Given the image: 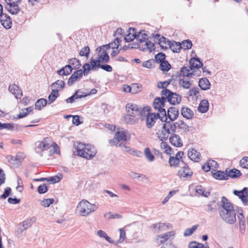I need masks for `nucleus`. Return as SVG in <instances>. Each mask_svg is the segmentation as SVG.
Segmentation results:
<instances>
[{
  "label": "nucleus",
  "instance_id": "f257e3e1",
  "mask_svg": "<svg viewBox=\"0 0 248 248\" xmlns=\"http://www.w3.org/2000/svg\"><path fill=\"white\" fill-rule=\"evenodd\" d=\"M218 213L222 219L229 224H233L236 221V214L233 207L228 200L222 197L221 207Z\"/></svg>",
  "mask_w": 248,
  "mask_h": 248
},
{
  "label": "nucleus",
  "instance_id": "f03ea898",
  "mask_svg": "<svg viewBox=\"0 0 248 248\" xmlns=\"http://www.w3.org/2000/svg\"><path fill=\"white\" fill-rule=\"evenodd\" d=\"M74 147L78 155L87 159L93 158L97 153L95 148L91 144H84L78 142L75 144Z\"/></svg>",
  "mask_w": 248,
  "mask_h": 248
},
{
  "label": "nucleus",
  "instance_id": "7ed1b4c3",
  "mask_svg": "<svg viewBox=\"0 0 248 248\" xmlns=\"http://www.w3.org/2000/svg\"><path fill=\"white\" fill-rule=\"evenodd\" d=\"M97 208L95 204H91L86 200H82L78 204L77 211L80 216L85 217L94 212Z\"/></svg>",
  "mask_w": 248,
  "mask_h": 248
},
{
  "label": "nucleus",
  "instance_id": "20e7f679",
  "mask_svg": "<svg viewBox=\"0 0 248 248\" xmlns=\"http://www.w3.org/2000/svg\"><path fill=\"white\" fill-rule=\"evenodd\" d=\"M130 139V134L127 131L122 130L116 133L114 138L109 140L111 145L122 146L124 142Z\"/></svg>",
  "mask_w": 248,
  "mask_h": 248
},
{
  "label": "nucleus",
  "instance_id": "39448f33",
  "mask_svg": "<svg viewBox=\"0 0 248 248\" xmlns=\"http://www.w3.org/2000/svg\"><path fill=\"white\" fill-rule=\"evenodd\" d=\"M166 103V101H165L164 98H162V95H161V98H155L153 102L154 108L158 111L156 114L161 116V121L167 120L166 109L164 108Z\"/></svg>",
  "mask_w": 248,
  "mask_h": 248
},
{
  "label": "nucleus",
  "instance_id": "423d86ee",
  "mask_svg": "<svg viewBox=\"0 0 248 248\" xmlns=\"http://www.w3.org/2000/svg\"><path fill=\"white\" fill-rule=\"evenodd\" d=\"M82 68L83 70L82 69L77 70L72 75L67 82L68 85L71 86L78 79H80L82 78L83 74L85 76H87L90 73L91 71V67L89 63H85L83 65Z\"/></svg>",
  "mask_w": 248,
  "mask_h": 248
},
{
  "label": "nucleus",
  "instance_id": "0eeeda50",
  "mask_svg": "<svg viewBox=\"0 0 248 248\" xmlns=\"http://www.w3.org/2000/svg\"><path fill=\"white\" fill-rule=\"evenodd\" d=\"M162 98L165 99V101L168 102L170 104L176 105L180 103L181 97L176 93H172L170 90L165 89L161 91Z\"/></svg>",
  "mask_w": 248,
  "mask_h": 248
},
{
  "label": "nucleus",
  "instance_id": "6e6552de",
  "mask_svg": "<svg viewBox=\"0 0 248 248\" xmlns=\"http://www.w3.org/2000/svg\"><path fill=\"white\" fill-rule=\"evenodd\" d=\"M37 148L42 151L47 150L50 147H52L54 149V153H57L58 146L55 142H51L48 138H45L43 140L38 141L36 143Z\"/></svg>",
  "mask_w": 248,
  "mask_h": 248
},
{
  "label": "nucleus",
  "instance_id": "1a4fd4ad",
  "mask_svg": "<svg viewBox=\"0 0 248 248\" xmlns=\"http://www.w3.org/2000/svg\"><path fill=\"white\" fill-rule=\"evenodd\" d=\"M7 4L6 9L12 15H17L20 11L18 4L20 3L21 0H4Z\"/></svg>",
  "mask_w": 248,
  "mask_h": 248
},
{
  "label": "nucleus",
  "instance_id": "9d476101",
  "mask_svg": "<svg viewBox=\"0 0 248 248\" xmlns=\"http://www.w3.org/2000/svg\"><path fill=\"white\" fill-rule=\"evenodd\" d=\"M158 119L161 120V116L155 113L148 112L146 115V125L148 128H151Z\"/></svg>",
  "mask_w": 248,
  "mask_h": 248
},
{
  "label": "nucleus",
  "instance_id": "9b49d317",
  "mask_svg": "<svg viewBox=\"0 0 248 248\" xmlns=\"http://www.w3.org/2000/svg\"><path fill=\"white\" fill-rule=\"evenodd\" d=\"M153 35L155 39L158 40V44L162 49H167L170 47L172 41L163 36L160 37V35L159 34H153Z\"/></svg>",
  "mask_w": 248,
  "mask_h": 248
},
{
  "label": "nucleus",
  "instance_id": "f8f14e48",
  "mask_svg": "<svg viewBox=\"0 0 248 248\" xmlns=\"http://www.w3.org/2000/svg\"><path fill=\"white\" fill-rule=\"evenodd\" d=\"M127 113L138 116L141 111V108L139 107L136 104L128 103L126 105Z\"/></svg>",
  "mask_w": 248,
  "mask_h": 248
},
{
  "label": "nucleus",
  "instance_id": "ddd939ff",
  "mask_svg": "<svg viewBox=\"0 0 248 248\" xmlns=\"http://www.w3.org/2000/svg\"><path fill=\"white\" fill-rule=\"evenodd\" d=\"M106 46H102L99 47V52L98 54V62H107L109 61V56L107 54L105 48Z\"/></svg>",
  "mask_w": 248,
  "mask_h": 248
},
{
  "label": "nucleus",
  "instance_id": "4468645a",
  "mask_svg": "<svg viewBox=\"0 0 248 248\" xmlns=\"http://www.w3.org/2000/svg\"><path fill=\"white\" fill-rule=\"evenodd\" d=\"M192 175L191 170L186 164H184V166L178 172V175L180 178L191 177Z\"/></svg>",
  "mask_w": 248,
  "mask_h": 248
},
{
  "label": "nucleus",
  "instance_id": "2eb2a0df",
  "mask_svg": "<svg viewBox=\"0 0 248 248\" xmlns=\"http://www.w3.org/2000/svg\"><path fill=\"white\" fill-rule=\"evenodd\" d=\"M175 235L174 231H170L163 234L158 235L157 236L156 240L157 243L162 244L166 242L170 238H173Z\"/></svg>",
  "mask_w": 248,
  "mask_h": 248
},
{
  "label": "nucleus",
  "instance_id": "dca6fc26",
  "mask_svg": "<svg viewBox=\"0 0 248 248\" xmlns=\"http://www.w3.org/2000/svg\"><path fill=\"white\" fill-rule=\"evenodd\" d=\"M9 91L17 99L20 98L23 95L22 90L20 89L19 86L16 84L10 85L9 86Z\"/></svg>",
  "mask_w": 248,
  "mask_h": 248
},
{
  "label": "nucleus",
  "instance_id": "f3484780",
  "mask_svg": "<svg viewBox=\"0 0 248 248\" xmlns=\"http://www.w3.org/2000/svg\"><path fill=\"white\" fill-rule=\"evenodd\" d=\"M179 115V111L178 109L175 107L170 108L166 113L167 120L168 118L170 119V121H174L177 119Z\"/></svg>",
  "mask_w": 248,
  "mask_h": 248
},
{
  "label": "nucleus",
  "instance_id": "a211bd4d",
  "mask_svg": "<svg viewBox=\"0 0 248 248\" xmlns=\"http://www.w3.org/2000/svg\"><path fill=\"white\" fill-rule=\"evenodd\" d=\"M169 140L171 145L176 147H181L183 146L182 140L180 136L175 134H172L169 138Z\"/></svg>",
  "mask_w": 248,
  "mask_h": 248
},
{
  "label": "nucleus",
  "instance_id": "6ab92c4d",
  "mask_svg": "<svg viewBox=\"0 0 248 248\" xmlns=\"http://www.w3.org/2000/svg\"><path fill=\"white\" fill-rule=\"evenodd\" d=\"M233 193L235 195L238 196L241 199L244 204H245L248 198V188L245 187L240 191L234 190Z\"/></svg>",
  "mask_w": 248,
  "mask_h": 248
},
{
  "label": "nucleus",
  "instance_id": "aec40b11",
  "mask_svg": "<svg viewBox=\"0 0 248 248\" xmlns=\"http://www.w3.org/2000/svg\"><path fill=\"white\" fill-rule=\"evenodd\" d=\"M175 126L176 129L177 128L179 132L186 133L189 130V127L182 120L175 122Z\"/></svg>",
  "mask_w": 248,
  "mask_h": 248
},
{
  "label": "nucleus",
  "instance_id": "412c9836",
  "mask_svg": "<svg viewBox=\"0 0 248 248\" xmlns=\"http://www.w3.org/2000/svg\"><path fill=\"white\" fill-rule=\"evenodd\" d=\"M151 227L155 233H158L161 231H166L168 229V225L165 223L159 222L154 224Z\"/></svg>",
  "mask_w": 248,
  "mask_h": 248
},
{
  "label": "nucleus",
  "instance_id": "4be33fe9",
  "mask_svg": "<svg viewBox=\"0 0 248 248\" xmlns=\"http://www.w3.org/2000/svg\"><path fill=\"white\" fill-rule=\"evenodd\" d=\"M163 122H165L162 126L163 129L168 132H170V133L175 132V123H173V121H168L167 120L163 121Z\"/></svg>",
  "mask_w": 248,
  "mask_h": 248
},
{
  "label": "nucleus",
  "instance_id": "5701e85b",
  "mask_svg": "<svg viewBox=\"0 0 248 248\" xmlns=\"http://www.w3.org/2000/svg\"><path fill=\"white\" fill-rule=\"evenodd\" d=\"M0 23L6 29H10L11 27L12 21L10 17L6 14H3L1 16Z\"/></svg>",
  "mask_w": 248,
  "mask_h": 248
},
{
  "label": "nucleus",
  "instance_id": "b1692460",
  "mask_svg": "<svg viewBox=\"0 0 248 248\" xmlns=\"http://www.w3.org/2000/svg\"><path fill=\"white\" fill-rule=\"evenodd\" d=\"M127 32L128 34L124 37V40L126 42H131L135 38H137V34L135 28H129Z\"/></svg>",
  "mask_w": 248,
  "mask_h": 248
},
{
  "label": "nucleus",
  "instance_id": "393cba45",
  "mask_svg": "<svg viewBox=\"0 0 248 248\" xmlns=\"http://www.w3.org/2000/svg\"><path fill=\"white\" fill-rule=\"evenodd\" d=\"M188 156L191 160L195 162H199L200 157V154L197 150L191 149L188 152Z\"/></svg>",
  "mask_w": 248,
  "mask_h": 248
},
{
  "label": "nucleus",
  "instance_id": "a878e982",
  "mask_svg": "<svg viewBox=\"0 0 248 248\" xmlns=\"http://www.w3.org/2000/svg\"><path fill=\"white\" fill-rule=\"evenodd\" d=\"M226 175L227 176V180L229 177L232 178H236L239 177L241 175V173L240 170L236 169H227L226 170Z\"/></svg>",
  "mask_w": 248,
  "mask_h": 248
},
{
  "label": "nucleus",
  "instance_id": "bb28decb",
  "mask_svg": "<svg viewBox=\"0 0 248 248\" xmlns=\"http://www.w3.org/2000/svg\"><path fill=\"white\" fill-rule=\"evenodd\" d=\"M181 112V115L186 119H191L194 116L193 111L187 107L182 108Z\"/></svg>",
  "mask_w": 248,
  "mask_h": 248
},
{
  "label": "nucleus",
  "instance_id": "cd10ccee",
  "mask_svg": "<svg viewBox=\"0 0 248 248\" xmlns=\"http://www.w3.org/2000/svg\"><path fill=\"white\" fill-rule=\"evenodd\" d=\"M124 120L128 124H133L138 122V118L137 116L127 113L124 117Z\"/></svg>",
  "mask_w": 248,
  "mask_h": 248
},
{
  "label": "nucleus",
  "instance_id": "c85d7f7f",
  "mask_svg": "<svg viewBox=\"0 0 248 248\" xmlns=\"http://www.w3.org/2000/svg\"><path fill=\"white\" fill-rule=\"evenodd\" d=\"M212 173L213 177L218 180H227V176L225 171L221 170L216 171V170H212Z\"/></svg>",
  "mask_w": 248,
  "mask_h": 248
},
{
  "label": "nucleus",
  "instance_id": "c756f323",
  "mask_svg": "<svg viewBox=\"0 0 248 248\" xmlns=\"http://www.w3.org/2000/svg\"><path fill=\"white\" fill-rule=\"evenodd\" d=\"M199 85L202 90H207L210 88L211 84L209 80L204 78L200 79Z\"/></svg>",
  "mask_w": 248,
  "mask_h": 248
},
{
  "label": "nucleus",
  "instance_id": "7c9ffc66",
  "mask_svg": "<svg viewBox=\"0 0 248 248\" xmlns=\"http://www.w3.org/2000/svg\"><path fill=\"white\" fill-rule=\"evenodd\" d=\"M155 49V46L154 43L151 42L150 41H146L144 44H143L142 48H141V50L145 51L147 50L150 52Z\"/></svg>",
  "mask_w": 248,
  "mask_h": 248
},
{
  "label": "nucleus",
  "instance_id": "2f4dec72",
  "mask_svg": "<svg viewBox=\"0 0 248 248\" xmlns=\"http://www.w3.org/2000/svg\"><path fill=\"white\" fill-rule=\"evenodd\" d=\"M209 109V103L207 100H202L201 101L198 109L201 113H205Z\"/></svg>",
  "mask_w": 248,
  "mask_h": 248
},
{
  "label": "nucleus",
  "instance_id": "473e14b6",
  "mask_svg": "<svg viewBox=\"0 0 248 248\" xmlns=\"http://www.w3.org/2000/svg\"><path fill=\"white\" fill-rule=\"evenodd\" d=\"M136 39L141 44H142L148 40V35L145 31H140L138 33Z\"/></svg>",
  "mask_w": 248,
  "mask_h": 248
},
{
  "label": "nucleus",
  "instance_id": "72a5a7b5",
  "mask_svg": "<svg viewBox=\"0 0 248 248\" xmlns=\"http://www.w3.org/2000/svg\"><path fill=\"white\" fill-rule=\"evenodd\" d=\"M217 205L216 201H211L205 206L204 210L208 213H212L216 210Z\"/></svg>",
  "mask_w": 248,
  "mask_h": 248
},
{
  "label": "nucleus",
  "instance_id": "f704fd0d",
  "mask_svg": "<svg viewBox=\"0 0 248 248\" xmlns=\"http://www.w3.org/2000/svg\"><path fill=\"white\" fill-rule=\"evenodd\" d=\"M72 71V68L70 64L66 65L60 70L58 71V73L61 76H67L70 74Z\"/></svg>",
  "mask_w": 248,
  "mask_h": 248
},
{
  "label": "nucleus",
  "instance_id": "c9c22d12",
  "mask_svg": "<svg viewBox=\"0 0 248 248\" xmlns=\"http://www.w3.org/2000/svg\"><path fill=\"white\" fill-rule=\"evenodd\" d=\"M144 154L145 158L148 161L152 162L155 160V157L152 153L151 150L149 147H146L144 149Z\"/></svg>",
  "mask_w": 248,
  "mask_h": 248
},
{
  "label": "nucleus",
  "instance_id": "e433bc0d",
  "mask_svg": "<svg viewBox=\"0 0 248 248\" xmlns=\"http://www.w3.org/2000/svg\"><path fill=\"white\" fill-rule=\"evenodd\" d=\"M190 66L193 68H198L202 66V62L198 58H193L190 60Z\"/></svg>",
  "mask_w": 248,
  "mask_h": 248
},
{
  "label": "nucleus",
  "instance_id": "4c0bfd02",
  "mask_svg": "<svg viewBox=\"0 0 248 248\" xmlns=\"http://www.w3.org/2000/svg\"><path fill=\"white\" fill-rule=\"evenodd\" d=\"M173 52H179L182 48L181 44L179 42L172 41L169 47Z\"/></svg>",
  "mask_w": 248,
  "mask_h": 248
},
{
  "label": "nucleus",
  "instance_id": "58836bf2",
  "mask_svg": "<svg viewBox=\"0 0 248 248\" xmlns=\"http://www.w3.org/2000/svg\"><path fill=\"white\" fill-rule=\"evenodd\" d=\"M47 102V100L46 99H40L35 103V108L38 110H41L43 108L46 106Z\"/></svg>",
  "mask_w": 248,
  "mask_h": 248
},
{
  "label": "nucleus",
  "instance_id": "ea45409f",
  "mask_svg": "<svg viewBox=\"0 0 248 248\" xmlns=\"http://www.w3.org/2000/svg\"><path fill=\"white\" fill-rule=\"evenodd\" d=\"M169 163L170 167H178L180 163V159L177 157L170 156L169 160Z\"/></svg>",
  "mask_w": 248,
  "mask_h": 248
},
{
  "label": "nucleus",
  "instance_id": "a19ab883",
  "mask_svg": "<svg viewBox=\"0 0 248 248\" xmlns=\"http://www.w3.org/2000/svg\"><path fill=\"white\" fill-rule=\"evenodd\" d=\"M59 95L58 90L57 89L52 90L51 93L49 94L48 97V101L49 103H51L54 102L57 97Z\"/></svg>",
  "mask_w": 248,
  "mask_h": 248
},
{
  "label": "nucleus",
  "instance_id": "79ce46f5",
  "mask_svg": "<svg viewBox=\"0 0 248 248\" xmlns=\"http://www.w3.org/2000/svg\"><path fill=\"white\" fill-rule=\"evenodd\" d=\"M35 221V218L32 217L30 219H28L22 222V227L24 228V230H27L28 228H29L32 223H33Z\"/></svg>",
  "mask_w": 248,
  "mask_h": 248
},
{
  "label": "nucleus",
  "instance_id": "37998d69",
  "mask_svg": "<svg viewBox=\"0 0 248 248\" xmlns=\"http://www.w3.org/2000/svg\"><path fill=\"white\" fill-rule=\"evenodd\" d=\"M171 133L170 132L165 130V129H163L162 127L161 131L158 135V138L161 140L163 141L168 139L169 135Z\"/></svg>",
  "mask_w": 248,
  "mask_h": 248
},
{
  "label": "nucleus",
  "instance_id": "c03bdc74",
  "mask_svg": "<svg viewBox=\"0 0 248 248\" xmlns=\"http://www.w3.org/2000/svg\"><path fill=\"white\" fill-rule=\"evenodd\" d=\"M170 64L167 61H165L160 63L159 68L161 71L163 72L168 71L170 69Z\"/></svg>",
  "mask_w": 248,
  "mask_h": 248
},
{
  "label": "nucleus",
  "instance_id": "a18cd8bd",
  "mask_svg": "<svg viewBox=\"0 0 248 248\" xmlns=\"http://www.w3.org/2000/svg\"><path fill=\"white\" fill-rule=\"evenodd\" d=\"M198 225H193L191 228L186 229L184 233V236L185 237L189 236L192 235L197 230Z\"/></svg>",
  "mask_w": 248,
  "mask_h": 248
},
{
  "label": "nucleus",
  "instance_id": "49530a36",
  "mask_svg": "<svg viewBox=\"0 0 248 248\" xmlns=\"http://www.w3.org/2000/svg\"><path fill=\"white\" fill-rule=\"evenodd\" d=\"M142 86L139 83L133 84L131 85V93L136 94L140 93L141 90Z\"/></svg>",
  "mask_w": 248,
  "mask_h": 248
},
{
  "label": "nucleus",
  "instance_id": "de8ad7c7",
  "mask_svg": "<svg viewBox=\"0 0 248 248\" xmlns=\"http://www.w3.org/2000/svg\"><path fill=\"white\" fill-rule=\"evenodd\" d=\"M121 42V40L118 38H116L115 39L113 42L109 44L108 46V47H107V48H111L112 49L119 48V46L120 45Z\"/></svg>",
  "mask_w": 248,
  "mask_h": 248
},
{
  "label": "nucleus",
  "instance_id": "09e8293b",
  "mask_svg": "<svg viewBox=\"0 0 248 248\" xmlns=\"http://www.w3.org/2000/svg\"><path fill=\"white\" fill-rule=\"evenodd\" d=\"M189 248H209L205 247L203 244L198 243L196 241H193L189 243Z\"/></svg>",
  "mask_w": 248,
  "mask_h": 248
},
{
  "label": "nucleus",
  "instance_id": "8fccbe9b",
  "mask_svg": "<svg viewBox=\"0 0 248 248\" xmlns=\"http://www.w3.org/2000/svg\"><path fill=\"white\" fill-rule=\"evenodd\" d=\"M69 64L70 65H73L75 69L78 68L81 65L80 61L76 58L70 59L69 60Z\"/></svg>",
  "mask_w": 248,
  "mask_h": 248
},
{
  "label": "nucleus",
  "instance_id": "3c124183",
  "mask_svg": "<svg viewBox=\"0 0 248 248\" xmlns=\"http://www.w3.org/2000/svg\"><path fill=\"white\" fill-rule=\"evenodd\" d=\"M192 68L191 66H189L188 68L184 67L182 68L181 72L184 77H188L192 75Z\"/></svg>",
  "mask_w": 248,
  "mask_h": 248
},
{
  "label": "nucleus",
  "instance_id": "603ef678",
  "mask_svg": "<svg viewBox=\"0 0 248 248\" xmlns=\"http://www.w3.org/2000/svg\"><path fill=\"white\" fill-rule=\"evenodd\" d=\"M180 85L184 89H188L191 85L189 81L186 79H181L179 81Z\"/></svg>",
  "mask_w": 248,
  "mask_h": 248
},
{
  "label": "nucleus",
  "instance_id": "864d4df0",
  "mask_svg": "<svg viewBox=\"0 0 248 248\" xmlns=\"http://www.w3.org/2000/svg\"><path fill=\"white\" fill-rule=\"evenodd\" d=\"M97 234L100 237L104 238L109 243H113V241L111 240V238L107 235V233L104 231L99 230L97 232Z\"/></svg>",
  "mask_w": 248,
  "mask_h": 248
},
{
  "label": "nucleus",
  "instance_id": "5fc2aeb1",
  "mask_svg": "<svg viewBox=\"0 0 248 248\" xmlns=\"http://www.w3.org/2000/svg\"><path fill=\"white\" fill-rule=\"evenodd\" d=\"M90 52V49L88 46H85L80 50L79 54L81 56L88 57Z\"/></svg>",
  "mask_w": 248,
  "mask_h": 248
},
{
  "label": "nucleus",
  "instance_id": "6e6d98bb",
  "mask_svg": "<svg viewBox=\"0 0 248 248\" xmlns=\"http://www.w3.org/2000/svg\"><path fill=\"white\" fill-rule=\"evenodd\" d=\"M91 62V70H92L93 71H95L97 70V68H99L98 65H100L99 63L98 62V60L97 59L96 60L92 59L90 61Z\"/></svg>",
  "mask_w": 248,
  "mask_h": 248
},
{
  "label": "nucleus",
  "instance_id": "4d7b16f0",
  "mask_svg": "<svg viewBox=\"0 0 248 248\" xmlns=\"http://www.w3.org/2000/svg\"><path fill=\"white\" fill-rule=\"evenodd\" d=\"M166 56L165 54L162 53H159L155 56V60L156 62L161 63L165 61Z\"/></svg>",
  "mask_w": 248,
  "mask_h": 248
},
{
  "label": "nucleus",
  "instance_id": "13d9d810",
  "mask_svg": "<svg viewBox=\"0 0 248 248\" xmlns=\"http://www.w3.org/2000/svg\"><path fill=\"white\" fill-rule=\"evenodd\" d=\"M181 46L182 48H184L185 49H188L191 48L192 46V42L189 40H186L182 41Z\"/></svg>",
  "mask_w": 248,
  "mask_h": 248
},
{
  "label": "nucleus",
  "instance_id": "bf43d9fd",
  "mask_svg": "<svg viewBox=\"0 0 248 248\" xmlns=\"http://www.w3.org/2000/svg\"><path fill=\"white\" fill-rule=\"evenodd\" d=\"M129 176L133 179H139L140 178L143 179H146L145 175L137 173L134 171H131L129 173Z\"/></svg>",
  "mask_w": 248,
  "mask_h": 248
},
{
  "label": "nucleus",
  "instance_id": "052dcab7",
  "mask_svg": "<svg viewBox=\"0 0 248 248\" xmlns=\"http://www.w3.org/2000/svg\"><path fill=\"white\" fill-rule=\"evenodd\" d=\"M53 199H44L41 202V205L44 207H48L50 205L54 202Z\"/></svg>",
  "mask_w": 248,
  "mask_h": 248
},
{
  "label": "nucleus",
  "instance_id": "680f3d73",
  "mask_svg": "<svg viewBox=\"0 0 248 248\" xmlns=\"http://www.w3.org/2000/svg\"><path fill=\"white\" fill-rule=\"evenodd\" d=\"M240 165L243 168L248 169V157H244L240 161Z\"/></svg>",
  "mask_w": 248,
  "mask_h": 248
},
{
  "label": "nucleus",
  "instance_id": "e2e57ef3",
  "mask_svg": "<svg viewBox=\"0 0 248 248\" xmlns=\"http://www.w3.org/2000/svg\"><path fill=\"white\" fill-rule=\"evenodd\" d=\"M129 154L138 157H141L142 156V153L141 151L135 149L133 148L131 149V151H130Z\"/></svg>",
  "mask_w": 248,
  "mask_h": 248
},
{
  "label": "nucleus",
  "instance_id": "0e129e2a",
  "mask_svg": "<svg viewBox=\"0 0 248 248\" xmlns=\"http://www.w3.org/2000/svg\"><path fill=\"white\" fill-rule=\"evenodd\" d=\"M161 147L164 150V153L170 155L171 148L170 146L167 145L166 143L162 142L161 143Z\"/></svg>",
  "mask_w": 248,
  "mask_h": 248
},
{
  "label": "nucleus",
  "instance_id": "69168bd1",
  "mask_svg": "<svg viewBox=\"0 0 248 248\" xmlns=\"http://www.w3.org/2000/svg\"><path fill=\"white\" fill-rule=\"evenodd\" d=\"M154 63V61L153 60H149L143 62L142 66L147 68H152L153 67Z\"/></svg>",
  "mask_w": 248,
  "mask_h": 248
},
{
  "label": "nucleus",
  "instance_id": "338daca9",
  "mask_svg": "<svg viewBox=\"0 0 248 248\" xmlns=\"http://www.w3.org/2000/svg\"><path fill=\"white\" fill-rule=\"evenodd\" d=\"M57 85H58V87L63 88L64 87L65 83L63 81L58 80L53 83L51 85V86L53 88H56Z\"/></svg>",
  "mask_w": 248,
  "mask_h": 248
},
{
  "label": "nucleus",
  "instance_id": "774afa93",
  "mask_svg": "<svg viewBox=\"0 0 248 248\" xmlns=\"http://www.w3.org/2000/svg\"><path fill=\"white\" fill-rule=\"evenodd\" d=\"M47 191V187L45 184L40 185L38 187V192L40 194L46 193Z\"/></svg>",
  "mask_w": 248,
  "mask_h": 248
}]
</instances>
